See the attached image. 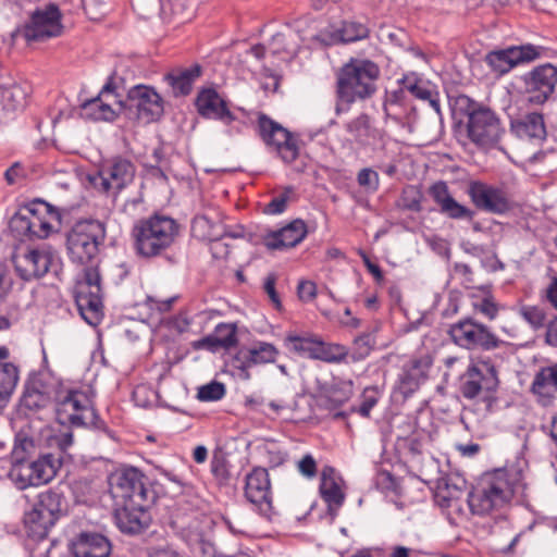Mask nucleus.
<instances>
[{
    "instance_id": "obj_39",
    "label": "nucleus",
    "mask_w": 557,
    "mask_h": 557,
    "mask_svg": "<svg viewBox=\"0 0 557 557\" xmlns=\"http://www.w3.org/2000/svg\"><path fill=\"white\" fill-rule=\"evenodd\" d=\"M531 391L542 398H552L557 393V363L541 368L532 382Z\"/></svg>"
},
{
    "instance_id": "obj_11",
    "label": "nucleus",
    "mask_w": 557,
    "mask_h": 557,
    "mask_svg": "<svg viewBox=\"0 0 557 557\" xmlns=\"http://www.w3.org/2000/svg\"><path fill=\"white\" fill-rule=\"evenodd\" d=\"M284 345L292 352L327 363H339L348 355V349L344 345L325 343L318 336L288 334L284 338Z\"/></svg>"
},
{
    "instance_id": "obj_14",
    "label": "nucleus",
    "mask_w": 557,
    "mask_h": 557,
    "mask_svg": "<svg viewBox=\"0 0 557 557\" xmlns=\"http://www.w3.org/2000/svg\"><path fill=\"white\" fill-rule=\"evenodd\" d=\"M504 134L505 128L499 116L486 106L472 112L470 120H467L468 138L479 147L495 146Z\"/></svg>"
},
{
    "instance_id": "obj_57",
    "label": "nucleus",
    "mask_w": 557,
    "mask_h": 557,
    "mask_svg": "<svg viewBox=\"0 0 557 557\" xmlns=\"http://www.w3.org/2000/svg\"><path fill=\"white\" fill-rule=\"evenodd\" d=\"M379 174L372 169H362L357 176L360 186L376 190L379 187Z\"/></svg>"
},
{
    "instance_id": "obj_62",
    "label": "nucleus",
    "mask_w": 557,
    "mask_h": 557,
    "mask_svg": "<svg viewBox=\"0 0 557 557\" xmlns=\"http://www.w3.org/2000/svg\"><path fill=\"white\" fill-rule=\"evenodd\" d=\"M186 518V512H183L180 505L176 504L175 507L171 510L169 523L173 529L184 530L187 527Z\"/></svg>"
},
{
    "instance_id": "obj_59",
    "label": "nucleus",
    "mask_w": 557,
    "mask_h": 557,
    "mask_svg": "<svg viewBox=\"0 0 557 557\" xmlns=\"http://www.w3.org/2000/svg\"><path fill=\"white\" fill-rule=\"evenodd\" d=\"M297 295L301 301L308 302L317 296V285L312 281L302 280L298 283Z\"/></svg>"
},
{
    "instance_id": "obj_13",
    "label": "nucleus",
    "mask_w": 557,
    "mask_h": 557,
    "mask_svg": "<svg viewBox=\"0 0 557 557\" xmlns=\"http://www.w3.org/2000/svg\"><path fill=\"white\" fill-rule=\"evenodd\" d=\"M522 94L529 103L543 104L553 96L557 85V67L545 63L533 67L520 77Z\"/></svg>"
},
{
    "instance_id": "obj_7",
    "label": "nucleus",
    "mask_w": 557,
    "mask_h": 557,
    "mask_svg": "<svg viewBox=\"0 0 557 557\" xmlns=\"http://www.w3.org/2000/svg\"><path fill=\"white\" fill-rule=\"evenodd\" d=\"M114 103L128 119L146 124L159 121L164 114L162 97L151 86L136 85L128 89L125 99L114 96Z\"/></svg>"
},
{
    "instance_id": "obj_18",
    "label": "nucleus",
    "mask_w": 557,
    "mask_h": 557,
    "mask_svg": "<svg viewBox=\"0 0 557 557\" xmlns=\"http://www.w3.org/2000/svg\"><path fill=\"white\" fill-rule=\"evenodd\" d=\"M154 503L114 502V520L116 527L125 534L136 535L146 531L151 523L150 508Z\"/></svg>"
},
{
    "instance_id": "obj_35",
    "label": "nucleus",
    "mask_w": 557,
    "mask_h": 557,
    "mask_svg": "<svg viewBox=\"0 0 557 557\" xmlns=\"http://www.w3.org/2000/svg\"><path fill=\"white\" fill-rule=\"evenodd\" d=\"M466 482L461 479H445L438 483L435 492V502L442 507L447 509H455L461 511L460 498L463 493Z\"/></svg>"
},
{
    "instance_id": "obj_38",
    "label": "nucleus",
    "mask_w": 557,
    "mask_h": 557,
    "mask_svg": "<svg viewBox=\"0 0 557 557\" xmlns=\"http://www.w3.org/2000/svg\"><path fill=\"white\" fill-rule=\"evenodd\" d=\"M346 132L354 140L368 146L377 137V129L372 125L371 117L367 113H361L345 125Z\"/></svg>"
},
{
    "instance_id": "obj_17",
    "label": "nucleus",
    "mask_w": 557,
    "mask_h": 557,
    "mask_svg": "<svg viewBox=\"0 0 557 557\" xmlns=\"http://www.w3.org/2000/svg\"><path fill=\"white\" fill-rule=\"evenodd\" d=\"M432 363V358L424 355L412 358L403 366L393 389L396 401L405 403L419 389L420 384L428 377Z\"/></svg>"
},
{
    "instance_id": "obj_12",
    "label": "nucleus",
    "mask_w": 557,
    "mask_h": 557,
    "mask_svg": "<svg viewBox=\"0 0 557 557\" xmlns=\"http://www.w3.org/2000/svg\"><path fill=\"white\" fill-rule=\"evenodd\" d=\"M257 131L263 143L273 148L285 163H292L298 158V139L267 114L259 113Z\"/></svg>"
},
{
    "instance_id": "obj_50",
    "label": "nucleus",
    "mask_w": 557,
    "mask_h": 557,
    "mask_svg": "<svg viewBox=\"0 0 557 557\" xmlns=\"http://www.w3.org/2000/svg\"><path fill=\"white\" fill-rule=\"evenodd\" d=\"M294 195V187H285L281 194L273 196L271 201L265 205L263 212L267 214L283 213L286 210L288 202L293 200Z\"/></svg>"
},
{
    "instance_id": "obj_21",
    "label": "nucleus",
    "mask_w": 557,
    "mask_h": 557,
    "mask_svg": "<svg viewBox=\"0 0 557 557\" xmlns=\"http://www.w3.org/2000/svg\"><path fill=\"white\" fill-rule=\"evenodd\" d=\"M59 385L46 373L32 375L21 399L24 408L30 411L45 409L55 403Z\"/></svg>"
},
{
    "instance_id": "obj_46",
    "label": "nucleus",
    "mask_w": 557,
    "mask_h": 557,
    "mask_svg": "<svg viewBox=\"0 0 557 557\" xmlns=\"http://www.w3.org/2000/svg\"><path fill=\"white\" fill-rule=\"evenodd\" d=\"M339 38L343 42H352L367 38L369 35L368 27L359 22H344L338 30Z\"/></svg>"
},
{
    "instance_id": "obj_60",
    "label": "nucleus",
    "mask_w": 557,
    "mask_h": 557,
    "mask_svg": "<svg viewBox=\"0 0 557 557\" xmlns=\"http://www.w3.org/2000/svg\"><path fill=\"white\" fill-rule=\"evenodd\" d=\"M406 92L407 89H405L404 85H400V87L396 90H393L387 94L385 102H384V109L386 113L389 115V108L394 106H401L406 99Z\"/></svg>"
},
{
    "instance_id": "obj_4",
    "label": "nucleus",
    "mask_w": 557,
    "mask_h": 557,
    "mask_svg": "<svg viewBox=\"0 0 557 557\" xmlns=\"http://www.w3.org/2000/svg\"><path fill=\"white\" fill-rule=\"evenodd\" d=\"M178 235L177 221L158 212L137 220L131 230L133 249L137 256L145 259L163 256L174 245Z\"/></svg>"
},
{
    "instance_id": "obj_53",
    "label": "nucleus",
    "mask_w": 557,
    "mask_h": 557,
    "mask_svg": "<svg viewBox=\"0 0 557 557\" xmlns=\"http://www.w3.org/2000/svg\"><path fill=\"white\" fill-rule=\"evenodd\" d=\"M473 309L488 320H494L498 315L499 310L503 309V306L488 293L480 300L473 302Z\"/></svg>"
},
{
    "instance_id": "obj_54",
    "label": "nucleus",
    "mask_w": 557,
    "mask_h": 557,
    "mask_svg": "<svg viewBox=\"0 0 557 557\" xmlns=\"http://www.w3.org/2000/svg\"><path fill=\"white\" fill-rule=\"evenodd\" d=\"M380 399V393L376 387H367L361 395V403L358 408H352L351 411L358 412L363 418H369L373 407L376 406Z\"/></svg>"
},
{
    "instance_id": "obj_1",
    "label": "nucleus",
    "mask_w": 557,
    "mask_h": 557,
    "mask_svg": "<svg viewBox=\"0 0 557 557\" xmlns=\"http://www.w3.org/2000/svg\"><path fill=\"white\" fill-rule=\"evenodd\" d=\"M107 236L106 224L96 219L76 221L66 233V252L72 263L82 267L74 297L84 320L96 325L102 314V286L99 251Z\"/></svg>"
},
{
    "instance_id": "obj_20",
    "label": "nucleus",
    "mask_w": 557,
    "mask_h": 557,
    "mask_svg": "<svg viewBox=\"0 0 557 557\" xmlns=\"http://www.w3.org/2000/svg\"><path fill=\"white\" fill-rule=\"evenodd\" d=\"M544 48L531 44L493 50L485 57L487 65L498 75L508 73L515 66L541 58Z\"/></svg>"
},
{
    "instance_id": "obj_19",
    "label": "nucleus",
    "mask_w": 557,
    "mask_h": 557,
    "mask_svg": "<svg viewBox=\"0 0 557 557\" xmlns=\"http://www.w3.org/2000/svg\"><path fill=\"white\" fill-rule=\"evenodd\" d=\"M466 193L478 210L503 214L511 208L506 190L495 185L482 181H470Z\"/></svg>"
},
{
    "instance_id": "obj_51",
    "label": "nucleus",
    "mask_w": 557,
    "mask_h": 557,
    "mask_svg": "<svg viewBox=\"0 0 557 557\" xmlns=\"http://www.w3.org/2000/svg\"><path fill=\"white\" fill-rule=\"evenodd\" d=\"M375 345V338L371 333L357 336L352 343L351 358L354 361L362 360L370 355Z\"/></svg>"
},
{
    "instance_id": "obj_32",
    "label": "nucleus",
    "mask_w": 557,
    "mask_h": 557,
    "mask_svg": "<svg viewBox=\"0 0 557 557\" xmlns=\"http://www.w3.org/2000/svg\"><path fill=\"white\" fill-rule=\"evenodd\" d=\"M57 521L49 515L40 510L34 504L32 508L24 512L23 525L28 539L39 542L47 539Z\"/></svg>"
},
{
    "instance_id": "obj_6",
    "label": "nucleus",
    "mask_w": 557,
    "mask_h": 557,
    "mask_svg": "<svg viewBox=\"0 0 557 557\" xmlns=\"http://www.w3.org/2000/svg\"><path fill=\"white\" fill-rule=\"evenodd\" d=\"M109 493L114 502L156 503L158 494L148 478L137 468H122L108 478Z\"/></svg>"
},
{
    "instance_id": "obj_43",
    "label": "nucleus",
    "mask_w": 557,
    "mask_h": 557,
    "mask_svg": "<svg viewBox=\"0 0 557 557\" xmlns=\"http://www.w3.org/2000/svg\"><path fill=\"white\" fill-rule=\"evenodd\" d=\"M253 366L274 363L280 350L271 343L260 342L252 348H248Z\"/></svg>"
},
{
    "instance_id": "obj_5",
    "label": "nucleus",
    "mask_w": 557,
    "mask_h": 557,
    "mask_svg": "<svg viewBox=\"0 0 557 557\" xmlns=\"http://www.w3.org/2000/svg\"><path fill=\"white\" fill-rule=\"evenodd\" d=\"M454 344L468 350L503 351L507 354L512 344L497 336L490 326L467 317L449 325L447 331Z\"/></svg>"
},
{
    "instance_id": "obj_30",
    "label": "nucleus",
    "mask_w": 557,
    "mask_h": 557,
    "mask_svg": "<svg viewBox=\"0 0 557 557\" xmlns=\"http://www.w3.org/2000/svg\"><path fill=\"white\" fill-rule=\"evenodd\" d=\"M202 74V66L198 63L189 67H175L164 75V81L172 88L174 97L188 96L193 86Z\"/></svg>"
},
{
    "instance_id": "obj_27",
    "label": "nucleus",
    "mask_w": 557,
    "mask_h": 557,
    "mask_svg": "<svg viewBox=\"0 0 557 557\" xmlns=\"http://www.w3.org/2000/svg\"><path fill=\"white\" fill-rule=\"evenodd\" d=\"M70 557H110V541L97 532H81L70 540Z\"/></svg>"
},
{
    "instance_id": "obj_31",
    "label": "nucleus",
    "mask_w": 557,
    "mask_h": 557,
    "mask_svg": "<svg viewBox=\"0 0 557 557\" xmlns=\"http://www.w3.org/2000/svg\"><path fill=\"white\" fill-rule=\"evenodd\" d=\"M34 505L58 522L67 515L69 504L60 486L49 487L39 492Z\"/></svg>"
},
{
    "instance_id": "obj_34",
    "label": "nucleus",
    "mask_w": 557,
    "mask_h": 557,
    "mask_svg": "<svg viewBox=\"0 0 557 557\" xmlns=\"http://www.w3.org/2000/svg\"><path fill=\"white\" fill-rule=\"evenodd\" d=\"M320 494L323 500L327 504L329 511H336L345 500V494L342 491L336 471L331 466H325L321 473Z\"/></svg>"
},
{
    "instance_id": "obj_40",
    "label": "nucleus",
    "mask_w": 557,
    "mask_h": 557,
    "mask_svg": "<svg viewBox=\"0 0 557 557\" xmlns=\"http://www.w3.org/2000/svg\"><path fill=\"white\" fill-rule=\"evenodd\" d=\"M18 368L13 362H0V412L9 404L18 382Z\"/></svg>"
},
{
    "instance_id": "obj_29",
    "label": "nucleus",
    "mask_w": 557,
    "mask_h": 557,
    "mask_svg": "<svg viewBox=\"0 0 557 557\" xmlns=\"http://www.w3.org/2000/svg\"><path fill=\"white\" fill-rule=\"evenodd\" d=\"M308 230L305 221L295 219L284 227L265 234L263 236V243L270 250L293 248L305 239Z\"/></svg>"
},
{
    "instance_id": "obj_26",
    "label": "nucleus",
    "mask_w": 557,
    "mask_h": 557,
    "mask_svg": "<svg viewBox=\"0 0 557 557\" xmlns=\"http://www.w3.org/2000/svg\"><path fill=\"white\" fill-rule=\"evenodd\" d=\"M195 106L203 119L216 120L227 126L237 121L235 114L230 110L227 101L212 87L198 91Z\"/></svg>"
},
{
    "instance_id": "obj_37",
    "label": "nucleus",
    "mask_w": 557,
    "mask_h": 557,
    "mask_svg": "<svg viewBox=\"0 0 557 557\" xmlns=\"http://www.w3.org/2000/svg\"><path fill=\"white\" fill-rule=\"evenodd\" d=\"M210 473L213 478L214 484L219 488H226L232 486L236 481L232 472V466L227 458V454L222 449H215L210 460Z\"/></svg>"
},
{
    "instance_id": "obj_23",
    "label": "nucleus",
    "mask_w": 557,
    "mask_h": 557,
    "mask_svg": "<svg viewBox=\"0 0 557 557\" xmlns=\"http://www.w3.org/2000/svg\"><path fill=\"white\" fill-rule=\"evenodd\" d=\"M244 495L260 512L268 515L272 509V492L269 472L263 467H255L246 474Z\"/></svg>"
},
{
    "instance_id": "obj_42",
    "label": "nucleus",
    "mask_w": 557,
    "mask_h": 557,
    "mask_svg": "<svg viewBox=\"0 0 557 557\" xmlns=\"http://www.w3.org/2000/svg\"><path fill=\"white\" fill-rule=\"evenodd\" d=\"M35 450L36 446L33 438L17 435L11 453L12 466L32 460Z\"/></svg>"
},
{
    "instance_id": "obj_9",
    "label": "nucleus",
    "mask_w": 557,
    "mask_h": 557,
    "mask_svg": "<svg viewBox=\"0 0 557 557\" xmlns=\"http://www.w3.org/2000/svg\"><path fill=\"white\" fill-rule=\"evenodd\" d=\"M62 14L59 7L49 3L42 9H36L29 18L12 33V38L22 37L27 42L45 41L59 37L63 33Z\"/></svg>"
},
{
    "instance_id": "obj_41",
    "label": "nucleus",
    "mask_w": 557,
    "mask_h": 557,
    "mask_svg": "<svg viewBox=\"0 0 557 557\" xmlns=\"http://www.w3.org/2000/svg\"><path fill=\"white\" fill-rule=\"evenodd\" d=\"M0 97L4 109L15 111L25 106L27 90L18 84H13L8 87H0Z\"/></svg>"
},
{
    "instance_id": "obj_3",
    "label": "nucleus",
    "mask_w": 557,
    "mask_h": 557,
    "mask_svg": "<svg viewBox=\"0 0 557 557\" xmlns=\"http://www.w3.org/2000/svg\"><path fill=\"white\" fill-rule=\"evenodd\" d=\"M380 67L366 59L351 58L336 72L335 113L347 112L356 101L371 98L376 91Z\"/></svg>"
},
{
    "instance_id": "obj_44",
    "label": "nucleus",
    "mask_w": 557,
    "mask_h": 557,
    "mask_svg": "<svg viewBox=\"0 0 557 557\" xmlns=\"http://www.w3.org/2000/svg\"><path fill=\"white\" fill-rule=\"evenodd\" d=\"M9 226L15 237L30 239L29 218L27 216L25 205L21 206L10 219Z\"/></svg>"
},
{
    "instance_id": "obj_63",
    "label": "nucleus",
    "mask_w": 557,
    "mask_h": 557,
    "mask_svg": "<svg viewBox=\"0 0 557 557\" xmlns=\"http://www.w3.org/2000/svg\"><path fill=\"white\" fill-rule=\"evenodd\" d=\"M545 298L550 304V306L557 310V276L554 275L550 277L549 284L545 289Z\"/></svg>"
},
{
    "instance_id": "obj_61",
    "label": "nucleus",
    "mask_w": 557,
    "mask_h": 557,
    "mask_svg": "<svg viewBox=\"0 0 557 557\" xmlns=\"http://www.w3.org/2000/svg\"><path fill=\"white\" fill-rule=\"evenodd\" d=\"M298 471L306 478H313L317 474V462L314 458L307 454L305 455L297 465Z\"/></svg>"
},
{
    "instance_id": "obj_49",
    "label": "nucleus",
    "mask_w": 557,
    "mask_h": 557,
    "mask_svg": "<svg viewBox=\"0 0 557 557\" xmlns=\"http://www.w3.org/2000/svg\"><path fill=\"white\" fill-rule=\"evenodd\" d=\"M400 85L405 86L408 92H410L413 97L426 100L432 97V90L425 86L422 79L412 75H405L400 81Z\"/></svg>"
},
{
    "instance_id": "obj_24",
    "label": "nucleus",
    "mask_w": 557,
    "mask_h": 557,
    "mask_svg": "<svg viewBox=\"0 0 557 557\" xmlns=\"http://www.w3.org/2000/svg\"><path fill=\"white\" fill-rule=\"evenodd\" d=\"M116 86L114 84V75L112 74L99 95L92 99L86 100L82 104L83 115L94 121H114L119 114L123 113L114 103Z\"/></svg>"
},
{
    "instance_id": "obj_15",
    "label": "nucleus",
    "mask_w": 557,
    "mask_h": 557,
    "mask_svg": "<svg viewBox=\"0 0 557 557\" xmlns=\"http://www.w3.org/2000/svg\"><path fill=\"white\" fill-rule=\"evenodd\" d=\"M58 261V255L51 248L27 249L12 257L16 274L26 282L45 276Z\"/></svg>"
},
{
    "instance_id": "obj_58",
    "label": "nucleus",
    "mask_w": 557,
    "mask_h": 557,
    "mask_svg": "<svg viewBox=\"0 0 557 557\" xmlns=\"http://www.w3.org/2000/svg\"><path fill=\"white\" fill-rule=\"evenodd\" d=\"M191 347L195 350H208L211 352H216L220 349H223L220 345L219 341L214 337L213 334H209L200 339L194 341L191 343Z\"/></svg>"
},
{
    "instance_id": "obj_2",
    "label": "nucleus",
    "mask_w": 557,
    "mask_h": 557,
    "mask_svg": "<svg viewBox=\"0 0 557 557\" xmlns=\"http://www.w3.org/2000/svg\"><path fill=\"white\" fill-rule=\"evenodd\" d=\"M527 484L519 465L485 472L478 486L468 493L467 503L473 515L484 516L500 510L513 499H525Z\"/></svg>"
},
{
    "instance_id": "obj_52",
    "label": "nucleus",
    "mask_w": 557,
    "mask_h": 557,
    "mask_svg": "<svg viewBox=\"0 0 557 557\" xmlns=\"http://www.w3.org/2000/svg\"><path fill=\"white\" fill-rule=\"evenodd\" d=\"M231 366L238 371V376L242 380H249L250 372L249 369L253 367L251 357L249 356L248 348L239 349L231 359Z\"/></svg>"
},
{
    "instance_id": "obj_45",
    "label": "nucleus",
    "mask_w": 557,
    "mask_h": 557,
    "mask_svg": "<svg viewBox=\"0 0 557 557\" xmlns=\"http://www.w3.org/2000/svg\"><path fill=\"white\" fill-rule=\"evenodd\" d=\"M223 349L228 350L238 344L237 327L234 323H220L213 333Z\"/></svg>"
},
{
    "instance_id": "obj_28",
    "label": "nucleus",
    "mask_w": 557,
    "mask_h": 557,
    "mask_svg": "<svg viewBox=\"0 0 557 557\" xmlns=\"http://www.w3.org/2000/svg\"><path fill=\"white\" fill-rule=\"evenodd\" d=\"M428 193L438 206L442 214L453 220L473 221L475 212L467 206L459 203L451 196L446 182H435L430 186Z\"/></svg>"
},
{
    "instance_id": "obj_55",
    "label": "nucleus",
    "mask_w": 557,
    "mask_h": 557,
    "mask_svg": "<svg viewBox=\"0 0 557 557\" xmlns=\"http://www.w3.org/2000/svg\"><path fill=\"white\" fill-rule=\"evenodd\" d=\"M225 395L223 383L213 381L198 388L197 397L202 401H215Z\"/></svg>"
},
{
    "instance_id": "obj_64",
    "label": "nucleus",
    "mask_w": 557,
    "mask_h": 557,
    "mask_svg": "<svg viewBox=\"0 0 557 557\" xmlns=\"http://www.w3.org/2000/svg\"><path fill=\"white\" fill-rule=\"evenodd\" d=\"M546 343L557 347V317L547 323Z\"/></svg>"
},
{
    "instance_id": "obj_56",
    "label": "nucleus",
    "mask_w": 557,
    "mask_h": 557,
    "mask_svg": "<svg viewBox=\"0 0 557 557\" xmlns=\"http://www.w3.org/2000/svg\"><path fill=\"white\" fill-rule=\"evenodd\" d=\"M276 274L275 273H269L263 282V289L269 296L273 307L281 311L283 309V305L280 298L278 293L276 292L275 285H276Z\"/></svg>"
},
{
    "instance_id": "obj_36",
    "label": "nucleus",
    "mask_w": 557,
    "mask_h": 557,
    "mask_svg": "<svg viewBox=\"0 0 557 557\" xmlns=\"http://www.w3.org/2000/svg\"><path fill=\"white\" fill-rule=\"evenodd\" d=\"M350 397V391L339 383L322 384L318 387V406L330 411L343 406Z\"/></svg>"
},
{
    "instance_id": "obj_33",
    "label": "nucleus",
    "mask_w": 557,
    "mask_h": 557,
    "mask_svg": "<svg viewBox=\"0 0 557 557\" xmlns=\"http://www.w3.org/2000/svg\"><path fill=\"white\" fill-rule=\"evenodd\" d=\"M510 129L521 139L542 140L546 136L544 116L537 112L528 113L511 120Z\"/></svg>"
},
{
    "instance_id": "obj_8",
    "label": "nucleus",
    "mask_w": 557,
    "mask_h": 557,
    "mask_svg": "<svg viewBox=\"0 0 557 557\" xmlns=\"http://www.w3.org/2000/svg\"><path fill=\"white\" fill-rule=\"evenodd\" d=\"M498 385V372L490 358L472 362L460 377V393L469 400L480 396L492 399Z\"/></svg>"
},
{
    "instance_id": "obj_22",
    "label": "nucleus",
    "mask_w": 557,
    "mask_h": 557,
    "mask_svg": "<svg viewBox=\"0 0 557 557\" xmlns=\"http://www.w3.org/2000/svg\"><path fill=\"white\" fill-rule=\"evenodd\" d=\"M25 206L29 218L30 240L45 239L60 226L61 213L50 203L35 199Z\"/></svg>"
},
{
    "instance_id": "obj_25",
    "label": "nucleus",
    "mask_w": 557,
    "mask_h": 557,
    "mask_svg": "<svg viewBox=\"0 0 557 557\" xmlns=\"http://www.w3.org/2000/svg\"><path fill=\"white\" fill-rule=\"evenodd\" d=\"M135 164L121 156H116L107 161L99 172L101 188L103 191L114 190L120 193L135 177Z\"/></svg>"
},
{
    "instance_id": "obj_48",
    "label": "nucleus",
    "mask_w": 557,
    "mask_h": 557,
    "mask_svg": "<svg viewBox=\"0 0 557 557\" xmlns=\"http://www.w3.org/2000/svg\"><path fill=\"white\" fill-rule=\"evenodd\" d=\"M450 106L454 115H465L467 116V120H470L472 112L474 113L479 108L484 107V104L474 101L467 95H458L451 98Z\"/></svg>"
},
{
    "instance_id": "obj_10",
    "label": "nucleus",
    "mask_w": 557,
    "mask_h": 557,
    "mask_svg": "<svg viewBox=\"0 0 557 557\" xmlns=\"http://www.w3.org/2000/svg\"><path fill=\"white\" fill-rule=\"evenodd\" d=\"M62 458L51 453L39 455L21 465H13L10 478L20 490L51 482L62 467Z\"/></svg>"
},
{
    "instance_id": "obj_16",
    "label": "nucleus",
    "mask_w": 557,
    "mask_h": 557,
    "mask_svg": "<svg viewBox=\"0 0 557 557\" xmlns=\"http://www.w3.org/2000/svg\"><path fill=\"white\" fill-rule=\"evenodd\" d=\"M90 407V398L78 389H69L65 393L59 391L54 403L58 422L74 426L87 425V412Z\"/></svg>"
},
{
    "instance_id": "obj_47",
    "label": "nucleus",
    "mask_w": 557,
    "mask_h": 557,
    "mask_svg": "<svg viewBox=\"0 0 557 557\" xmlns=\"http://www.w3.org/2000/svg\"><path fill=\"white\" fill-rule=\"evenodd\" d=\"M519 314L528 322L534 330H539L546 324V312L540 306L523 305L519 308Z\"/></svg>"
}]
</instances>
